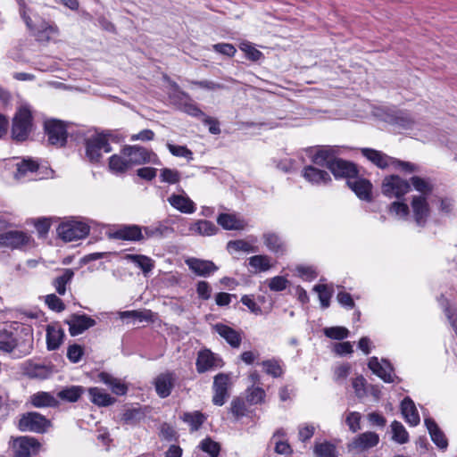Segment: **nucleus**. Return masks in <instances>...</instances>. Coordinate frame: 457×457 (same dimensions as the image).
Returning a JSON list of instances; mask_svg holds the SVG:
<instances>
[{
  "mask_svg": "<svg viewBox=\"0 0 457 457\" xmlns=\"http://www.w3.org/2000/svg\"><path fill=\"white\" fill-rule=\"evenodd\" d=\"M361 152L362 155L366 157L370 162L383 170L392 167L405 173H413L419 170L417 165L409 162L400 161L386 154L381 151H378L372 148H361Z\"/></svg>",
  "mask_w": 457,
  "mask_h": 457,
  "instance_id": "f257e3e1",
  "label": "nucleus"
},
{
  "mask_svg": "<svg viewBox=\"0 0 457 457\" xmlns=\"http://www.w3.org/2000/svg\"><path fill=\"white\" fill-rule=\"evenodd\" d=\"M32 114L28 104H21L13 118L12 135L17 141H24L32 131Z\"/></svg>",
  "mask_w": 457,
  "mask_h": 457,
  "instance_id": "f03ea898",
  "label": "nucleus"
},
{
  "mask_svg": "<svg viewBox=\"0 0 457 457\" xmlns=\"http://www.w3.org/2000/svg\"><path fill=\"white\" fill-rule=\"evenodd\" d=\"M19 352L18 356H25L31 353L33 349V337L28 335L26 338L18 340L12 332L3 330L0 332V351L11 353L13 350Z\"/></svg>",
  "mask_w": 457,
  "mask_h": 457,
  "instance_id": "7ed1b4c3",
  "label": "nucleus"
},
{
  "mask_svg": "<svg viewBox=\"0 0 457 457\" xmlns=\"http://www.w3.org/2000/svg\"><path fill=\"white\" fill-rule=\"evenodd\" d=\"M50 426L51 421L37 411L24 413L18 423L21 431L34 433H45Z\"/></svg>",
  "mask_w": 457,
  "mask_h": 457,
  "instance_id": "20e7f679",
  "label": "nucleus"
},
{
  "mask_svg": "<svg viewBox=\"0 0 457 457\" xmlns=\"http://www.w3.org/2000/svg\"><path fill=\"white\" fill-rule=\"evenodd\" d=\"M34 245V240L27 233L10 230L0 234V248L26 249Z\"/></svg>",
  "mask_w": 457,
  "mask_h": 457,
  "instance_id": "39448f33",
  "label": "nucleus"
},
{
  "mask_svg": "<svg viewBox=\"0 0 457 457\" xmlns=\"http://www.w3.org/2000/svg\"><path fill=\"white\" fill-rule=\"evenodd\" d=\"M58 236L66 242L81 239L89 233V227L82 221L70 220L60 224L57 228Z\"/></svg>",
  "mask_w": 457,
  "mask_h": 457,
  "instance_id": "423d86ee",
  "label": "nucleus"
},
{
  "mask_svg": "<svg viewBox=\"0 0 457 457\" xmlns=\"http://www.w3.org/2000/svg\"><path fill=\"white\" fill-rule=\"evenodd\" d=\"M411 189L410 183L397 175L386 176L381 185L384 195L390 198H401Z\"/></svg>",
  "mask_w": 457,
  "mask_h": 457,
  "instance_id": "0eeeda50",
  "label": "nucleus"
},
{
  "mask_svg": "<svg viewBox=\"0 0 457 457\" xmlns=\"http://www.w3.org/2000/svg\"><path fill=\"white\" fill-rule=\"evenodd\" d=\"M86 155L92 162H97L103 154H108L112 147L104 136L94 135L86 140Z\"/></svg>",
  "mask_w": 457,
  "mask_h": 457,
  "instance_id": "6e6552de",
  "label": "nucleus"
},
{
  "mask_svg": "<svg viewBox=\"0 0 457 457\" xmlns=\"http://www.w3.org/2000/svg\"><path fill=\"white\" fill-rule=\"evenodd\" d=\"M41 449V444L34 437L19 436L12 441L14 457H33Z\"/></svg>",
  "mask_w": 457,
  "mask_h": 457,
  "instance_id": "1a4fd4ad",
  "label": "nucleus"
},
{
  "mask_svg": "<svg viewBox=\"0 0 457 457\" xmlns=\"http://www.w3.org/2000/svg\"><path fill=\"white\" fill-rule=\"evenodd\" d=\"M411 215L415 223L424 227L430 216V207L427 196L413 195L411 200Z\"/></svg>",
  "mask_w": 457,
  "mask_h": 457,
  "instance_id": "9d476101",
  "label": "nucleus"
},
{
  "mask_svg": "<svg viewBox=\"0 0 457 457\" xmlns=\"http://www.w3.org/2000/svg\"><path fill=\"white\" fill-rule=\"evenodd\" d=\"M122 154L128 158L130 166L146 162H155L156 154L145 147L138 145H129L122 149Z\"/></svg>",
  "mask_w": 457,
  "mask_h": 457,
  "instance_id": "9b49d317",
  "label": "nucleus"
},
{
  "mask_svg": "<svg viewBox=\"0 0 457 457\" xmlns=\"http://www.w3.org/2000/svg\"><path fill=\"white\" fill-rule=\"evenodd\" d=\"M48 142L56 146H62L66 143L67 131L64 124L56 120H50L45 123Z\"/></svg>",
  "mask_w": 457,
  "mask_h": 457,
  "instance_id": "f8f14e48",
  "label": "nucleus"
},
{
  "mask_svg": "<svg viewBox=\"0 0 457 457\" xmlns=\"http://www.w3.org/2000/svg\"><path fill=\"white\" fill-rule=\"evenodd\" d=\"M195 366L199 373H204L221 368L223 366V361L209 349H204L198 353Z\"/></svg>",
  "mask_w": 457,
  "mask_h": 457,
  "instance_id": "ddd939ff",
  "label": "nucleus"
},
{
  "mask_svg": "<svg viewBox=\"0 0 457 457\" xmlns=\"http://www.w3.org/2000/svg\"><path fill=\"white\" fill-rule=\"evenodd\" d=\"M230 383V378L224 373H219L213 380V396L212 403L215 405L222 406L228 398V388Z\"/></svg>",
  "mask_w": 457,
  "mask_h": 457,
  "instance_id": "4468645a",
  "label": "nucleus"
},
{
  "mask_svg": "<svg viewBox=\"0 0 457 457\" xmlns=\"http://www.w3.org/2000/svg\"><path fill=\"white\" fill-rule=\"evenodd\" d=\"M66 323L69 326V332L72 337L82 334L96 324L94 319L86 314H73L66 320Z\"/></svg>",
  "mask_w": 457,
  "mask_h": 457,
  "instance_id": "2eb2a0df",
  "label": "nucleus"
},
{
  "mask_svg": "<svg viewBox=\"0 0 457 457\" xmlns=\"http://www.w3.org/2000/svg\"><path fill=\"white\" fill-rule=\"evenodd\" d=\"M338 154L339 149L337 146H319L311 155V160L317 165L329 168V165L336 160Z\"/></svg>",
  "mask_w": 457,
  "mask_h": 457,
  "instance_id": "dca6fc26",
  "label": "nucleus"
},
{
  "mask_svg": "<svg viewBox=\"0 0 457 457\" xmlns=\"http://www.w3.org/2000/svg\"><path fill=\"white\" fill-rule=\"evenodd\" d=\"M369 368L374 374L379 377L386 383H393L395 379L394 370L391 364L386 361L381 360L380 361L377 357L370 359L368 363Z\"/></svg>",
  "mask_w": 457,
  "mask_h": 457,
  "instance_id": "f3484780",
  "label": "nucleus"
},
{
  "mask_svg": "<svg viewBox=\"0 0 457 457\" xmlns=\"http://www.w3.org/2000/svg\"><path fill=\"white\" fill-rule=\"evenodd\" d=\"M177 376L173 372H164L159 374L154 379V387L157 395L161 398L168 397L175 385Z\"/></svg>",
  "mask_w": 457,
  "mask_h": 457,
  "instance_id": "a211bd4d",
  "label": "nucleus"
},
{
  "mask_svg": "<svg viewBox=\"0 0 457 457\" xmlns=\"http://www.w3.org/2000/svg\"><path fill=\"white\" fill-rule=\"evenodd\" d=\"M111 237L121 240L139 241L144 239L143 228L137 225H123L116 228Z\"/></svg>",
  "mask_w": 457,
  "mask_h": 457,
  "instance_id": "6ab92c4d",
  "label": "nucleus"
},
{
  "mask_svg": "<svg viewBox=\"0 0 457 457\" xmlns=\"http://www.w3.org/2000/svg\"><path fill=\"white\" fill-rule=\"evenodd\" d=\"M346 184L360 199L370 201L372 185L368 179L353 177L347 179Z\"/></svg>",
  "mask_w": 457,
  "mask_h": 457,
  "instance_id": "aec40b11",
  "label": "nucleus"
},
{
  "mask_svg": "<svg viewBox=\"0 0 457 457\" xmlns=\"http://www.w3.org/2000/svg\"><path fill=\"white\" fill-rule=\"evenodd\" d=\"M167 201L174 209L182 213L191 214L196 210L195 204L186 194H172Z\"/></svg>",
  "mask_w": 457,
  "mask_h": 457,
  "instance_id": "412c9836",
  "label": "nucleus"
},
{
  "mask_svg": "<svg viewBox=\"0 0 457 457\" xmlns=\"http://www.w3.org/2000/svg\"><path fill=\"white\" fill-rule=\"evenodd\" d=\"M186 264L196 275L207 277L218 270V267L211 261L197 258H188Z\"/></svg>",
  "mask_w": 457,
  "mask_h": 457,
  "instance_id": "4be33fe9",
  "label": "nucleus"
},
{
  "mask_svg": "<svg viewBox=\"0 0 457 457\" xmlns=\"http://www.w3.org/2000/svg\"><path fill=\"white\" fill-rule=\"evenodd\" d=\"M217 223L226 230H243L246 221L235 213H221L217 218Z\"/></svg>",
  "mask_w": 457,
  "mask_h": 457,
  "instance_id": "5701e85b",
  "label": "nucleus"
},
{
  "mask_svg": "<svg viewBox=\"0 0 457 457\" xmlns=\"http://www.w3.org/2000/svg\"><path fill=\"white\" fill-rule=\"evenodd\" d=\"M328 169L336 178L352 179L357 174V169L353 163L338 158L331 162Z\"/></svg>",
  "mask_w": 457,
  "mask_h": 457,
  "instance_id": "b1692460",
  "label": "nucleus"
},
{
  "mask_svg": "<svg viewBox=\"0 0 457 457\" xmlns=\"http://www.w3.org/2000/svg\"><path fill=\"white\" fill-rule=\"evenodd\" d=\"M213 329L224 338L230 346L234 348L240 346L242 337L240 333L234 328L222 323H217L213 326Z\"/></svg>",
  "mask_w": 457,
  "mask_h": 457,
  "instance_id": "393cba45",
  "label": "nucleus"
},
{
  "mask_svg": "<svg viewBox=\"0 0 457 457\" xmlns=\"http://www.w3.org/2000/svg\"><path fill=\"white\" fill-rule=\"evenodd\" d=\"M303 177L312 185H326L331 179L329 174L313 166H306L302 171Z\"/></svg>",
  "mask_w": 457,
  "mask_h": 457,
  "instance_id": "a878e982",
  "label": "nucleus"
},
{
  "mask_svg": "<svg viewBox=\"0 0 457 457\" xmlns=\"http://www.w3.org/2000/svg\"><path fill=\"white\" fill-rule=\"evenodd\" d=\"M401 412L405 421L411 427L417 426L420 421V414L414 402L410 397H405L401 403Z\"/></svg>",
  "mask_w": 457,
  "mask_h": 457,
  "instance_id": "bb28decb",
  "label": "nucleus"
},
{
  "mask_svg": "<svg viewBox=\"0 0 457 457\" xmlns=\"http://www.w3.org/2000/svg\"><path fill=\"white\" fill-rule=\"evenodd\" d=\"M23 370L29 378L40 379L48 378L52 373L50 367L30 360L24 362Z\"/></svg>",
  "mask_w": 457,
  "mask_h": 457,
  "instance_id": "cd10ccee",
  "label": "nucleus"
},
{
  "mask_svg": "<svg viewBox=\"0 0 457 457\" xmlns=\"http://www.w3.org/2000/svg\"><path fill=\"white\" fill-rule=\"evenodd\" d=\"M378 441V435L375 432H364L355 437L349 446L353 449L363 451L376 446Z\"/></svg>",
  "mask_w": 457,
  "mask_h": 457,
  "instance_id": "c85d7f7f",
  "label": "nucleus"
},
{
  "mask_svg": "<svg viewBox=\"0 0 457 457\" xmlns=\"http://www.w3.org/2000/svg\"><path fill=\"white\" fill-rule=\"evenodd\" d=\"M63 337L64 331L60 326L52 324L46 327V345L48 350L58 349L63 341Z\"/></svg>",
  "mask_w": 457,
  "mask_h": 457,
  "instance_id": "c756f323",
  "label": "nucleus"
},
{
  "mask_svg": "<svg viewBox=\"0 0 457 457\" xmlns=\"http://www.w3.org/2000/svg\"><path fill=\"white\" fill-rule=\"evenodd\" d=\"M30 404L35 408L56 407L58 400L49 392H37L29 396Z\"/></svg>",
  "mask_w": 457,
  "mask_h": 457,
  "instance_id": "7c9ffc66",
  "label": "nucleus"
},
{
  "mask_svg": "<svg viewBox=\"0 0 457 457\" xmlns=\"http://www.w3.org/2000/svg\"><path fill=\"white\" fill-rule=\"evenodd\" d=\"M425 425L429 432L432 441L441 449H446L448 441L444 432L438 428L436 423L430 418L425 419Z\"/></svg>",
  "mask_w": 457,
  "mask_h": 457,
  "instance_id": "2f4dec72",
  "label": "nucleus"
},
{
  "mask_svg": "<svg viewBox=\"0 0 457 457\" xmlns=\"http://www.w3.org/2000/svg\"><path fill=\"white\" fill-rule=\"evenodd\" d=\"M189 231L195 235L210 237L215 235L218 228L212 221L200 220L190 225Z\"/></svg>",
  "mask_w": 457,
  "mask_h": 457,
  "instance_id": "473e14b6",
  "label": "nucleus"
},
{
  "mask_svg": "<svg viewBox=\"0 0 457 457\" xmlns=\"http://www.w3.org/2000/svg\"><path fill=\"white\" fill-rule=\"evenodd\" d=\"M262 239L266 247L274 253H283L286 251V245L281 237L273 232L264 233Z\"/></svg>",
  "mask_w": 457,
  "mask_h": 457,
  "instance_id": "72a5a7b5",
  "label": "nucleus"
},
{
  "mask_svg": "<svg viewBox=\"0 0 457 457\" xmlns=\"http://www.w3.org/2000/svg\"><path fill=\"white\" fill-rule=\"evenodd\" d=\"M144 238L164 237L173 232V228L163 222L143 228Z\"/></svg>",
  "mask_w": 457,
  "mask_h": 457,
  "instance_id": "f704fd0d",
  "label": "nucleus"
},
{
  "mask_svg": "<svg viewBox=\"0 0 457 457\" xmlns=\"http://www.w3.org/2000/svg\"><path fill=\"white\" fill-rule=\"evenodd\" d=\"M92 403L99 406H109L115 402V399L99 387H91L88 390Z\"/></svg>",
  "mask_w": 457,
  "mask_h": 457,
  "instance_id": "c9c22d12",
  "label": "nucleus"
},
{
  "mask_svg": "<svg viewBox=\"0 0 457 457\" xmlns=\"http://www.w3.org/2000/svg\"><path fill=\"white\" fill-rule=\"evenodd\" d=\"M73 276L74 272L71 269H64L62 273L53 280V287L60 295H65L66 286L71 283Z\"/></svg>",
  "mask_w": 457,
  "mask_h": 457,
  "instance_id": "e433bc0d",
  "label": "nucleus"
},
{
  "mask_svg": "<svg viewBox=\"0 0 457 457\" xmlns=\"http://www.w3.org/2000/svg\"><path fill=\"white\" fill-rule=\"evenodd\" d=\"M98 377L100 381L108 385L114 394L118 395H123L127 393V386L119 379L112 377L110 374L102 372Z\"/></svg>",
  "mask_w": 457,
  "mask_h": 457,
  "instance_id": "4c0bfd02",
  "label": "nucleus"
},
{
  "mask_svg": "<svg viewBox=\"0 0 457 457\" xmlns=\"http://www.w3.org/2000/svg\"><path fill=\"white\" fill-rule=\"evenodd\" d=\"M248 261L250 267L253 268L255 272H264L272 267L270 257L268 255H253L250 257Z\"/></svg>",
  "mask_w": 457,
  "mask_h": 457,
  "instance_id": "58836bf2",
  "label": "nucleus"
},
{
  "mask_svg": "<svg viewBox=\"0 0 457 457\" xmlns=\"http://www.w3.org/2000/svg\"><path fill=\"white\" fill-rule=\"evenodd\" d=\"M38 169V164L36 161L31 159L22 160L17 163V172L15 174L16 179H21L27 177L29 174L34 173Z\"/></svg>",
  "mask_w": 457,
  "mask_h": 457,
  "instance_id": "ea45409f",
  "label": "nucleus"
},
{
  "mask_svg": "<svg viewBox=\"0 0 457 457\" xmlns=\"http://www.w3.org/2000/svg\"><path fill=\"white\" fill-rule=\"evenodd\" d=\"M119 316L121 320L132 319L135 320L142 321H153L154 313L150 310L144 311H125L120 312Z\"/></svg>",
  "mask_w": 457,
  "mask_h": 457,
  "instance_id": "a19ab883",
  "label": "nucleus"
},
{
  "mask_svg": "<svg viewBox=\"0 0 457 457\" xmlns=\"http://www.w3.org/2000/svg\"><path fill=\"white\" fill-rule=\"evenodd\" d=\"M109 167L112 171L115 173H122L125 172L131 166L128 162V158L122 154V153L119 154H113L110 157L109 160Z\"/></svg>",
  "mask_w": 457,
  "mask_h": 457,
  "instance_id": "79ce46f5",
  "label": "nucleus"
},
{
  "mask_svg": "<svg viewBox=\"0 0 457 457\" xmlns=\"http://www.w3.org/2000/svg\"><path fill=\"white\" fill-rule=\"evenodd\" d=\"M84 393V388L80 386H71L65 387L58 392L57 395L62 400L74 403L77 402Z\"/></svg>",
  "mask_w": 457,
  "mask_h": 457,
  "instance_id": "37998d69",
  "label": "nucleus"
},
{
  "mask_svg": "<svg viewBox=\"0 0 457 457\" xmlns=\"http://www.w3.org/2000/svg\"><path fill=\"white\" fill-rule=\"evenodd\" d=\"M126 259L139 267L145 274L149 273L154 268V261L141 254H127Z\"/></svg>",
  "mask_w": 457,
  "mask_h": 457,
  "instance_id": "c03bdc74",
  "label": "nucleus"
},
{
  "mask_svg": "<svg viewBox=\"0 0 457 457\" xmlns=\"http://www.w3.org/2000/svg\"><path fill=\"white\" fill-rule=\"evenodd\" d=\"M21 15L28 28L32 31H44L47 29H49L50 30H54L52 27L47 26L45 21H43L42 19L38 18L36 15H34V19H32L30 15L27 14L26 11H22Z\"/></svg>",
  "mask_w": 457,
  "mask_h": 457,
  "instance_id": "a18cd8bd",
  "label": "nucleus"
},
{
  "mask_svg": "<svg viewBox=\"0 0 457 457\" xmlns=\"http://www.w3.org/2000/svg\"><path fill=\"white\" fill-rule=\"evenodd\" d=\"M390 427L392 431V440L400 445H403L409 441V434L401 422L394 420Z\"/></svg>",
  "mask_w": 457,
  "mask_h": 457,
  "instance_id": "49530a36",
  "label": "nucleus"
},
{
  "mask_svg": "<svg viewBox=\"0 0 457 457\" xmlns=\"http://www.w3.org/2000/svg\"><path fill=\"white\" fill-rule=\"evenodd\" d=\"M227 249L228 252H244V253H256L258 252V248L253 245L250 242L238 239L229 241L227 245Z\"/></svg>",
  "mask_w": 457,
  "mask_h": 457,
  "instance_id": "de8ad7c7",
  "label": "nucleus"
},
{
  "mask_svg": "<svg viewBox=\"0 0 457 457\" xmlns=\"http://www.w3.org/2000/svg\"><path fill=\"white\" fill-rule=\"evenodd\" d=\"M411 183L415 190L421 193L420 195H425L430 194L433 190V185L428 179L413 176L411 178Z\"/></svg>",
  "mask_w": 457,
  "mask_h": 457,
  "instance_id": "09e8293b",
  "label": "nucleus"
},
{
  "mask_svg": "<svg viewBox=\"0 0 457 457\" xmlns=\"http://www.w3.org/2000/svg\"><path fill=\"white\" fill-rule=\"evenodd\" d=\"M205 419V416L200 411L186 412L183 415V420L190 425L193 431L198 430Z\"/></svg>",
  "mask_w": 457,
  "mask_h": 457,
  "instance_id": "8fccbe9b",
  "label": "nucleus"
},
{
  "mask_svg": "<svg viewBox=\"0 0 457 457\" xmlns=\"http://www.w3.org/2000/svg\"><path fill=\"white\" fill-rule=\"evenodd\" d=\"M314 453L317 457H337L336 446L328 442L317 443Z\"/></svg>",
  "mask_w": 457,
  "mask_h": 457,
  "instance_id": "3c124183",
  "label": "nucleus"
},
{
  "mask_svg": "<svg viewBox=\"0 0 457 457\" xmlns=\"http://www.w3.org/2000/svg\"><path fill=\"white\" fill-rule=\"evenodd\" d=\"M389 212L400 220H407L410 209L405 203L395 201L390 204Z\"/></svg>",
  "mask_w": 457,
  "mask_h": 457,
  "instance_id": "603ef678",
  "label": "nucleus"
},
{
  "mask_svg": "<svg viewBox=\"0 0 457 457\" xmlns=\"http://www.w3.org/2000/svg\"><path fill=\"white\" fill-rule=\"evenodd\" d=\"M199 447L203 452L208 453L210 457H218L220 454V445L210 437L202 440Z\"/></svg>",
  "mask_w": 457,
  "mask_h": 457,
  "instance_id": "864d4df0",
  "label": "nucleus"
},
{
  "mask_svg": "<svg viewBox=\"0 0 457 457\" xmlns=\"http://www.w3.org/2000/svg\"><path fill=\"white\" fill-rule=\"evenodd\" d=\"M351 365L348 363L339 364L334 368L333 379L337 384H344L350 375Z\"/></svg>",
  "mask_w": 457,
  "mask_h": 457,
  "instance_id": "5fc2aeb1",
  "label": "nucleus"
},
{
  "mask_svg": "<svg viewBox=\"0 0 457 457\" xmlns=\"http://www.w3.org/2000/svg\"><path fill=\"white\" fill-rule=\"evenodd\" d=\"M313 290L317 292L320 304L323 308L329 306L330 298L332 296V290L327 285H316Z\"/></svg>",
  "mask_w": 457,
  "mask_h": 457,
  "instance_id": "6e6d98bb",
  "label": "nucleus"
},
{
  "mask_svg": "<svg viewBox=\"0 0 457 457\" xmlns=\"http://www.w3.org/2000/svg\"><path fill=\"white\" fill-rule=\"evenodd\" d=\"M262 365L264 369V371L274 378H278L283 373L282 367L277 360L264 361H262Z\"/></svg>",
  "mask_w": 457,
  "mask_h": 457,
  "instance_id": "4d7b16f0",
  "label": "nucleus"
},
{
  "mask_svg": "<svg viewBox=\"0 0 457 457\" xmlns=\"http://www.w3.org/2000/svg\"><path fill=\"white\" fill-rule=\"evenodd\" d=\"M239 49L243 51L246 57L251 61H259L262 57V53L255 48L249 42H243L239 45Z\"/></svg>",
  "mask_w": 457,
  "mask_h": 457,
  "instance_id": "13d9d810",
  "label": "nucleus"
},
{
  "mask_svg": "<svg viewBox=\"0 0 457 457\" xmlns=\"http://www.w3.org/2000/svg\"><path fill=\"white\" fill-rule=\"evenodd\" d=\"M324 334L329 338L342 340L348 337L349 331L345 327H330L324 328Z\"/></svg>",
  "mask_w": 457,
  "mask_h": 457,
  "instance_id": "bf43d9fd",
  "label": "nucleus"
},
{
  "mask_svg": "<svg viewBox=\"0 0 457 457\" xmlns=\"http://www.w3.org/2000/svg\"><path fill=\"white\" fill-rule=\"evenodd\" d=\"M167 147L170 154L174 156L184 157L187 160L193 159V153L184 145H176L170 143L167 144Z\"/></svg>",
  "mask_w": 457,
  "mask_h": 457,
  "instance_id": "052dcab7",
  "label": "nucleus"
},
{
  "mask_svg": "<svg viewBox=\"0 0 457 457\" xmlns=\"http://www.w3.org/2000/svg\"><path fill=\"white\" fill-rule=\"evenodd\" d=\"M142 417L143 414L139 409H128L123 412L121 420L125 424H136L142 419Z\"/></svg>",
  "mask_w": 457,
  "mask_h": 457,
  "instance_id": "680f3d73",
  "label": "nucleus"
},
{
  "mask_svg": "<svg viewBox=\"0 0 457 457\" xmlns=\"http://www.w3.org/2000/svg\"><path fill=\"white\" fill-rule=\"evenodd\" d=\"M265 395V391L262 387L256 386L248 390L246 398L250 403L258 404L263 403Z\"/></svg>",
  "mask_w": 457,
  "mask_h": 457,
  "instance_id": "e2e57ef3",
  "label": "nucleus"
},
{
  "mask_svg": "<svg viewBox=\"0 0 457 457\" xmlns=\"http://www.w3.org/2000/svg\"><path fill=\"white\" fill-rule=\"evenodd\" d=\"M45 303L52 311L60 312L65 309L63 302L54 294L47 295L45 297Z\"/></svg>",
  "mask_w": 457,
  "mask_h": 457,
  "instance_id": "0e129e2a",
  "label": "nucleus"
},
{
  "mask_svg": "<svg viewBox=\"0 0 457 457\" xmlns=\"http://www.w3.org/2000/svg\"><path fill=\"white\" fill-rule=\"evenodd\" d=\"M161 180L169 184H175L179 181L180 174L178 170L164 168L161 170Z\"/></svg>",
  "mask_w": 457,
  "mask_h": 457,
  "instance_id": "69168bd1",
  "label": "nucleus"
},
{
  "mask_svg": "<svg viewBox=\"0 0 457 457\" xmlns=\"http://www.w3.org/2000/svg\"><path fill=\"white\" fill-rule=\"evenodd\" d=\"M361 415L360 412L351 411L347 414L345 422L352 432L355 433L361 429Z\"/></svg>",
  "mask_w": 457,
  "mask_h": 457,
  "instance_id": "338daca9",
  "label": "nucleus"
},
{
  "mask_svg": "<svg viewBox=\"0 0 457 457\" xmlns=\"http://www.w3.org/2000/svg\"><path fill=\"white\" fill-rule=\"evenodd\" d=\"M84 354V349L81 345L74 344L68 347L67 358L72 362L77 363Z\"/></svg>",
  "mask_w": 457,
  "mask_h": 457,
  "instance_id": "774afa93",
  "label": "nucleus"
}]
</instances>
